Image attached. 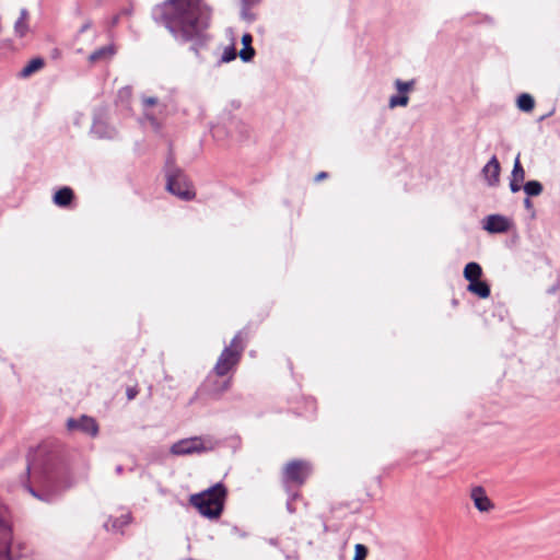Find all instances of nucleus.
Masks as SVG:
<instances>
[{
  "instance_id": "obj_18",
  "label": "nucleus",
  "mask_w": 560,
  "mask_h": 560,
  "mask_svg": "<svg viewBox=\"0 0 560 560\" xmlns=\"http://www.w3.org/2000/svg\"><path fill=\"white\" fill-rule=\"evenodd\" d=\"M112 55H113V49L110 47L105 46V47H102V48L93 51L90 55L89 60L92 63H94V62L100 61L102 59H105V58H107V57H109Z\"/></svg>"
},
{
  "instance_id": "obj_22",
  "label": "nucleus",
  "mask_w": 560,
  "mask_h": 560,
  "mask_svg": "<svg viewBox=\"0 0 560 560\" xmlns=\"http://www.w3.org/2000/svg\"><path fill=\"white\" fill-rule=\"evenodd\" d=\"M368 548L362 544H357L354 546V557L352 560H365L368 556Z\"/></svg>"
},
{
  "instance_id": "obj_5",
  "label": "nucleus",
  "mask_w": 560,
  "mask_h": 560,
  "mask_svg": "<svg viewBox=\"0 0 560 560\" xmlns=\"http://www.w3.org/2000/svg\"><path fill=\"white\" fill-rule=\"evenodd\" d=\"M209 447L206 446L205 441L200 436H194L188 439L179 440L178 442L174 443L170 452L172 455L175 456H184V455H191V454H200L206 451H208Z\"/></svg>"
},
{
  "instance_id": "obj_27",
  "label": "nucleus",
  "mask_w": 560,
  "mask_h": 560,
  "mask_svg": "<svg viewBox=\"0 0 560 560\" xmlns=\"http://www.w3.org/2000/svg\"><path fill=\"white\" fill-rule=\"evenodd\" d=\"M156 103H158V100L155 97L150 96V97L143 98V104L145 106H154Z\"/></svg>"
},
{
  "instance_id": "obj_26",
  "label": "nucleus",
  "mask_w": 560,
  "mask_h": 560,
  "mask_svg": "<svg viewBox=\"0 0 560 560\" xmlns=\"http://www.w3.org/2000/svg\"><path fill=\"white\" fill-rule=\"evenodd\" d=\"M521 185H522L521 182H515V179L511 178L510 188L513 192L518 191L521 189Z\"/></svg>"
},
{
  "instance_id": "obj_6",
  "label": "nucleus",
  "mask_w": 560,
  "mask_h": 560,
  "mask_svg": "<svg viewBox=\"0 0 560 560\" xmlns=\"http://www.w3.org/2000/svg\"><path fill=\"white\" fill-rule=\"evenodd\" d=\"M166 187L170 192L184 200H191L196 196L192 186L180 173L168 176Z\"/></svg>"
},
{
  "instance_id": "obj_14",
  "label": "nucleus",
  "mask_w": 560,
  "mask_h": 560,
  "mask_svg": "<svg viewBox=\"0 0 560 560\" xmlns=\"http://www.w3.org/2000/svg\"><path fill=\"white\" fill-rule=\"evenodd\" d=\"M483 271L481 266L478 262L471 261L468 262L464 268V278L468 282H472L474 280H478L481 278Z\"/></svg>"
},
{
  "instance_id": "obj_3",
  "label": "nucleus",
  "mask_w": 560,
  "mask_h": 560,
  "mask_svg": "<svg viewBox=\"0 0 560 560\" xmlns=\"http://www.w3.org/2000/svg\"><path fill=\"white\" fill-rule=\"evenodd\" d=\"M248 340V332L241 330L231 340L230 345L223 349L214 365V373L218 376H224L235 369L241 361L243 351Z\"/></svg>"
},
{
  "instance_id": "obj_9",
  "label": "nucleus",
  "mask_w": 560,
  "mask_h": 560,
  "mask_svg": "<svg viewBox=\"0 0 560 560\" xmlns=\"http://www.w3.org/2000/svg\"><path fill=\"white\" fill-rule=\"evenodd\" d=\"M483 229L489 233H504L510 229V221L503 215L491 214L485 219Z\"/></svg>"
},
{
  "instance_id": "obj_2",
  "label": "nucleus",
  "mask_w": 560,
  "mask_h": 560,
  "mask_svg": "<svg viewBox=\"0 0 560 560\" xmlns=\"http://www.w3.org/2000/svg\"><path fill=\"white\" fill-rule=\"evenodd\" d=\"M228 490L221 482L215 483L209 489L189 497V504L194 506L202 516L209 520H218L223 510Z\"/></svg>"
},
{
  "instance_id": "obj_32",
  "label": "nucleus",
  "mask_w": 560,
  "mask_h": 560,
  "mask_svg": "<svg viewBox=\"0 0 560 560\" xmlns=\"http://www.w3.org/2000/svg\"><path fill=\"white\" fill-rule=\"evenodd\" d=\"M27 470H28V472H30V474H34L35 467H34V466L28 465V466H27Z\"/></svg>"
},
{
  "instance_id": "obj_21",
  "label": "nucleus",
  "mask_w": 560,
  "mask_h": 560,
  "mask_svg": "<svg viewBox=\"0 0 560 560\" xmlns=\"http://www.w3.org/2000/svg\"><path fill=\"white\" fill-rule=\"evenodd\" d=\"M408 102H409V97L406 94L393 95L389 98V107L394 108L397 106H407Z\"/></svg>"
},
{
  "instance_id": "obj_16",
  "label": "nucleus",
  "mask_w": 560,
  "mask_h": 560,
  "mask_svg": "<svg viewBox=\"0 0 560 560\" xmlns=\"http://www.w3.org/2000/svg\"><path fill=\"white\" fill-rule=\"evenodd\" d=\"M517 107L523 112H532L535 107L534 97L527 93L521 94L517 98Z\"/></svg>"
},
{
  "instance_id": "obj_15",
  "label": "nucleus",
  "mask_w": 560,
  "mask_h": 560,
  "mask_svg": "<svg viewBox=\"0 0 560 560\" xmlns=\"http://www.w3.org/2000/svg\"><path fill=\"white\" fill-rule=\"evenodd\" d=\"M44 65L45 62L42 58H34L22 69L21 75L27 78L34 72L40 70Z\"/></svg>"
},
{
  "instance_id": "obj_11",
  "label": "nucleus",
  "mask_w": 560,
  "mask_h": 560,
  "mask_svg": "<svg viewBox=\"0 0 560 560\" xmlns=\"http://www.w3.org/2000/svg\"><path fill=\"white\" fill-rule=\"evenodd\" d=\"M467 291L480 299H488L491 294L490 285L480 279L469 282Z\"/></svg>"
},
{
  "instance_id": "obj_28",
  "label": "nucleus",
  "mask_w": 560,
  "mask_h": 560,
  "mask_svg": "<svg viewBox=\"0 0 560 560\" xmlns=\"http://www.w3.org/2000/svg\"><path fill=\"white\" fill-rule=\"evenodd\" d=\"M118 521L120 522L119 526L127 525L130 522V516L128 514L121 515V517Z\"/></svg>"
},
{
  "instance_id": "obj_19",
  "label": "nucleus",
  "mask_w": 560,
  "mask_h": 560,
  "mask_svg": "<svg viewBox=\"0 0 560 560\" xmlns=\"http://www.w3.org/2000/svg\"><path fill=\"white\" fill-rule=\"evenodd\" d=\"M524 191L527 196H538L542 191V185L537 180H529L524 185Z\"/></svg>"
},
{
  "instance_id": "obj_24",
  "label": "nucleus",
  "mask_w": 560,
  "mask_h": 560,
  "mask_svg": "<svg viewBox=\"0 0 560 560\" xmlns=\"http://www.w3.org/2000/svg\"><path fill=\"white\" fill-rule=\"evenodd\" d=\"M235 58H236V51H235L234 47H229L224 50L223 56H222V60L224 62L232 61Z\"/></svg>"
},
{
  "instance_id": "obj_1",
  "label": "nucleus",
  "mask_w": 560,
  "mask_h": 560,
  "mask_svg": "<svg viewBox=\"0 0 560 560\" xmlns=\"http://www.w3.org/2000/svg\"><path fill=\"white\" fill-rule=\"evenodd\" d=\"M158 21L176 40L191 43L198 54L209 40L212 10L203 0H164L156 7Z\"/></svg>"
},
{
  "instance_id": "obj_13",
  "label": "nucleus",
  "mask_w": 560,
  "mask_h": 560,
  "mask_svg": "<svg viewBox=\"0 0 560 560\" xmlns=\"http://www.w3.org/2000/svg\"><path fill=\"white\" fill-rule=\"evenodd\" d=\"M73 198V190L70 187H62L56 191L54 202L59 207H67L72 202Z\"/></svg>"
},
{
  "instance_id": "obj_8",
  "label": "nucleus",
  "mask_w": 560,
  "mask_h": 560,
  "mask_svg": "<svg viewBox=\"0 0 560 560\" xmlns=\"http://www.w3.org/2000/svg\"><path fill=\"white\" fill-rule=\"evenodd\" d=\"M470 499L479 512H490L494 508V504L487 495L486 490L480 486H476L470 490Z\"/></svg>"
},
{
  "instance_id": "obj_23",
  "label": "nucleus",
  "mask_w": 560,
  "mask_h": 560,
  "mask_svg": "<svg viewBox=\"0 0 560 560\" xmlns=\"http://www.w3.org/2000/svg\"><path fill=\"white\" fill-rule=\"evenodd\" d=\"M395 85L399 93L406 94L408 91H410L413 86V81L404 82L399 79L396 80Z\"/></svg>"
},
{
  "instance_id": "obj_10",
  "label": "nucleus",
  "mask_w": 560,
  "mask_h": 560,
  "mask_svg": "<svg viewBox=\"0 0 560 560\" xmlns=\"http://www.w3.org/2000/svg\"><path fill=\"white\" fill-rule=\"evenodd\" d=\"M501 166L497 156H492L490 161L483 166L482 174L489 185L493 186L499 183Z\"/></svg>"
},
{
  "instance_id": "obj_29",
  "label": "nucleus",
  "mask_w": 560,
  "mask_h": 560,
  "mask_svg": "<svg viewBox=\"0 0 560 560\" xmlns=\"http://www.w3.org/2000/svg\"><path fill=\"white\" fill-rule=\"evenodd\" d=\"M327 176H328V174L326 172H320L316 175L315 180L316 182L323 180V179L327 178Z\"/></svg>"
},
{
  "instance_id": "obj_34",
  "label": "nucleus",
  "mask_w": 560,
  "mask_h": 560,
  "mask_svg": "<svg viewBox=\"0 0 560 560\" xmlns=\"http://www.w3.org/2000/svg\"><path fill=\"white\" fill-rule=\"evenodd\" d=\"M114 528H117L118 527V524H117V521H115L112 525Z\"/></svg>"
},
{
  "instance_id": "obj_17",
  "label": "nucleus",
  "mask_w": 560,
  "mask_h": 560,
  "mask_svg": "<svg viewBox=\"0 0 560 560\" xmlns=\"http://www.w3.org/2000/svg\"><path fill=\"white\" fill-rule=\"evenodd\" d=\"M14 31L16 35L20 37H23L27 31H28V24H27V12L25 10L21 11V16L15 22Z\"/></svg>"
},
{
  "instance_id": "obj_7",
  "label": "nucleus",
  "mask_w": 560,
  "mask_h": 560,
  "mask_svg": "<svg viewBox=\"0 0 560 560\" xmlns=\"http://www.w3.org/2000/svg\"><path fill=\"white\" fill-rule=\"evenodd\" d=\"M67 428L69 431L77 430L91 436H96L98 433V424L96 423L95 419L88 416H82L79 419H68Z\"/></svg>"
},
{
  "instance_id": "obj_12",
  "label": "nucleus",
  "mask_w": 560,
  "mask_h": 560,
  "mask_svg": "<svg viewBox=\"0 0 560 560\" xmlns=\"http://www.w3.org/2000/svg\"><path fill=\"white\" fill-rule=\"evenodd\" d=\"M253 37L249 33H246L242 36V44L244 48L240 51V58L247 62L250 61L255 56V49L252 46Z\"/></svg>"
},
{
  "instance_id": "obj_25",
  "label": "nucleus",
  "mask_w": 560,
  "mask_h": 560,
  "mask_svg": "<svg viewBox=\"0 0 560 560\" xmlns=\"http://www.w3.org/2000/svg\"><path fill=\"white\" fill-rule=\"evenodd\" d=\"M138 393H139V389H138L137 385L127 387V389H126V395H127L128 400L135 399L136 396L138 395Z\"/></svg>"
},
{
  "instance_id": "obj_4",
  "label": "nucleus",
  "mask_w": 560,
  "mask_h": 560,
  "mask_svg": "<svg viewBox=\"0 0 560 560\" xmlns=\"http://www.w3.org/2000/svg\"><path fill=\"white\" fill-rule=\"evenodd\" d=\"M312 472V465L304 459H292L282 468V478L285 483L302 486Z\"/></svg>"
},
{
  "instance_id": "obj_20",
  "label": "nucleus",
  "mask_w": 560,
  "mask_h": 560,
  "mask_svg": "<svg viewBox=\"0 0 560 560\" xmlns=\"http://www.w3.org/2000/svg\"><path fill=\"white\" fill-rule=\"evenodd\" d=\"M512 178L515 179V182L523 183L525 179V171L521 164L520 161V154L516 156L513 171H512Z\"/></svg>"
},
{
  "instance_id": "obj_31",
  "label": "nucleus",
  "mask_w": 560,
  "mask_h": 560,
  "mask_svg": "<svg viewBox=\"0 0 560 560\" xmlns=\"http://www.w3.org/2000/svg\"><path fill=\"white\" fill-rule=\"evenodd\" d=\"M524 203H525L526 208H530L532 207V201L529 200V198H526Z\"/></svg>"
},
{
  "instance_id": "obj_33",
  "label": "nucleus",
  "mask_w": 560,
  "mask_h": 560,
  "mask_svg": "<svg viewBox=\"0 0 560 560\" xmlns=\"http://www.w3.org/2000/svg\"><path fill=\"white\" fill-rule=\"evenodd\" d=\"M28 491H30L33 495H35V497H36V493H35V491H34L32 488H30V487H28Z\"/></svg>"
},
{
  "instance_id": "obj_30",
  "label": "nucleus",
  "mask_w": 560,
  "mask_h": 560,
  "mask_svg": "<svg viewBox=\"0 0 560 560\" xmlns=\"http://www.w3.org/2000/svg\"><path fill=\"white\" fill-rule=\"evenodd\" d=\"M92 23L91 21H86L80 28V32L83 33L85 31H88L90 27H91Z\"/></svg>"
}]
</instances>
